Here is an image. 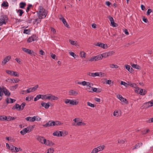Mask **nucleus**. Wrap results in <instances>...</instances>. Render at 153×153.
<instances>
[{"label":"nucleus","instance_id":"33","mask_svg":"<svg viewBox=\"0 0 153 153\" xmlns=\"http://www.w3.org/2000/svg\"><path fill=\"white\" fill-rule=\"evenodd\" d=\"M42 99L41 94L37 95L36 97L34 98V101H36L39 100V99Z\"/></svg>","mask_w":153,"mask_h":153},{"label":"nucleus","instance_id":"8","mask_svg":"<svg viewBox=\"0 0 153 153\" xmlns=\"http://www.w3.org/2000/svg\"><path fill=\"white\" fill-rule=\"evenodd\" d=\"M50 102H48L47 103H45L44 102H42L41 103V105L42 107H44L46 109H47L49 108L50 106Z\"/></svg>","mask_w":153,"mask_h":153},{"label":"nucleus","instance_id":"23","mask_svg":"<svg viewBox=\"0 0 153 153\" xmlns=\"http://www.w3.org/2000/svg\"><path fill=\"white\" fill-rule=\"evenodd\" d=\"M78 94L77 91H74V90H71L69 92V94L70 95H74Z\"/></svg>","mask_w":153,"mask_h":153},{"label":"nucleus","instance_id":"42","mask_svg":"<svg viewBox=\"0 0 153 153\" xmlns=\"http://www.w3.org/2000/svg\"><path fill=\"white\" fill-rule=\"evenodd\" d=\"M58 99L59 97H58L52 95L51 101H53V100H57Z\"/></svg>","mask_w":153,"mask_h":153},{"label":"nucleus","instance_id":"24","mask_svg":"<svg viewBox=\"0 0 153 153\" xmlns=\"http://www.w3.org/2000/svg\"><path fill=\"white\" fill-rule=\"evenodd\" d=\"M78 101L74 100H71L70 104L72 105H76L78 103Z\"/></svg>","mask_w":153,"mask_h":153},{"label":"nucleus","instance_id":"38","mask_svg":"<svg viewBox=\"0 0 153 153\" xmlns=\"http://www.w3.org/2000/svg\"><path fill=\"white\" fill-rule=\"evenodd\" d=\"M99 56H100V59H101L103 58H106L107 57V56L106 55V52L103 53L101 54H99Z\"/></svg>","mask_w":153,"mask_h":153},{"label":"nucleus","instance_id":"32","mask_svg":"<svg viewBox=\"0 0 153 153\" xmlns=\"http://www.w3.org/2000/svg\"><path fill=\"white\" fill-rule=\"evenodd\" d=\"M68 134V132L66 131H60V135L61 136H64Z\"/></svg>","mask_w":153,"mask_h":153},{"label":"nucleus","instance_id":"16","mask_svg":"<svg viewBox=\"0 0 153 153\" xmlns=\"http://www.w3.org/2000/svg\"><path fill=\"white\" fill-rule=\"evenodd\" d=\"M33 128V126H30L24 129L25 130V132H26L27 133L30 132L32 130Z\"/></svg>","mask_w":153,"mask_h":153},{"label":"nucleus","instance_id":"28","mask_svg":"<svg viewBox=\"0 0 153 153\" xmlns=\"http://www.w3.org/2000/svg\"><path fill=\"white\" fill-rule=\"evenodd\" d=\"M131 65L133 68L137 69H140V66L137 64H131Z\"/></svg>","mask_w":153,"mask_h":153},{"label":"nucleus","instance_id":"26","mask_svg":"<svg viewBox=\"0 0 153 153\" xmlns=\"http://www.w3.org/2000/svg\"><path fill=\"white\" fill-rule=\"evenodd\" d=\"M143 106V108H147L150 107L148 102L144 103Z\"/></svg>","mask_w":153,"mask_h":153},{"label":"nucleus","instance_id":"59","mask_svg":"<svg viewBox=\"0 0 153 153\" xmlns=\"http://www.w3.org/2000/svg\"><path fill=\"white\" fill-rule=\"evenodd\" d=\"M111 23L113 27H116L117 26V24L114 22V21H112Z\"/></svg>","mask_w":153,"mask_h":153},{"label":"nucleus","instance_id":"41","mask_svg":"<svg viewBox=\"0 0 153 153\" xmlns=\"http://www.w3.org/2000/svg\"><path fill=\"white\" fill-rule=\"evenodd\" d=\"M69 41L70 43L72 45H75L76 44L77 42L76 41H73L69 39Z\"/></svg>","mask_w":153,"mask_h":153},{"label":"nucleus","instance_id":"53","mask_svg":"<svg viewBox=\"0 0 153 153\" xmlns=\"http://www.w3.org/2000/svg\"><path fill=\"white\" fill-rule=\"evenodd\" d=\"M5 115H0V120L1 121H5Z\"/></svg>","mask_w":153,"mask_h":153},{"label":"nucleus","instance_id":"27","mask_svg":"<svg viewBox=\"0 0 153 153\" xmlns=\"http://www.w3.org/2000/svg\"><path fill=\"white\" fill-rule=\"evenodd\" d=\"M139 94L140 95H144L146 94V90H143V89H140V90Z\"/></svg>","mask_w":153,"mask_h":153},{"label":"nucleus","instance_id":"39","mask_svg":"<svg viewBox=\"0 0 153 153\" xmlns=\"http://www.w3.org/2000/svg\"><path fill=\"white\" fill-rule=\"evenodd\" d=\"M17 13H19V16H21L22 14L24 13V11L22 9H19L17 10Z\"/></svg>","mask_w":153,"mask_h":153},{"label":"nucleus","instance_id":"52","mask_svg":"<svg viewBox=\"0 0 153 153\" xmlns=\"http://www.w3.org/2000/svg\"><path fill=\"white\" fill-rule=\"evenodd\" d=\"M32 6V5L31 4H29L28 5L26 9V12H28L29 11L30 8Z\"/></svg>","mask_w":153,"mask_h":153},{"label":"nucleus","instance_id":"61","mask_svg":"<svg viewBox=\"0 0 153 153\" xmlns=\"http://www.w3.org/2000/svg\"><path fill=\"white\" fill-rule=\"evenodd\" d=\"M111 82H112L111 80L106 79V84L110 85L111 84Z\"/></svg>","mask_w":153,"mask_h":153},{"label":"nucleus","instance_id":"18","mask_svg":"<svg viewBox=\"0 0 153 153\" xmlns=\"http://www.w3.org/2000/svg\"><path fill=\"white\" fill-rule=\"evenodd\" d=\"M35 116L33 117H29L25 118V119L27 121L29 122H34L35 121Z\"/></svg>","mask_w":153,"mask_h":153},{"label":"nucleus","instance_id":"12","mask_svg":"<svg viewBox=\"0 0 153 153\" xmlns=\"http://www.w3.org/2000/svg\"><path fill=\"white\" fill-rule=\"evenodd\" d=\"M36 139L39 142L42 144H44V142H45V140L46 139L44 137L40 136H38Z\"/></svg>","mask_w":153,"mask_h":153},{"label":"nucleus","instance_id":"31","mask_svg":"<svg viewBox=\"0 0 153 153\" xmlns=\"http://www.w3.org/2000/svg\"><path fill=\"white\" fill-rule=\"evenodd\" d=\"M60 131H56L53 133V135L54 136L60 137Z\"/></svg>","mask_w":153,"mask_h":153},{"label":"nucleus","instance_id":"36","mask_svg":"<svg viewBox=\"0 0 153 153\" xmlns=\"http://www.w3.org/2000/svg\"><path fill=\"white\" fill-rule=\"evenodd\" d=\"M105 147V146L104 145H102L98 146L97 147L98 148V149L99 150V151H101Z\"/></svg>","mask_w":153,"mask_h":153},{"label":"nucleus","instance_id":"2","mask_svg":"<svg viewBox=\"0 0 153 153\" xmlns=\"http://www.w3.org/2000/svg\"><path fill=\"white\" fill-rule=\"evenodd\" d=\"M8 20V17L6 15H2L0 16V26L6 24Z\"/></svg>","mask_w":153,"mask_h":153},{"label":"nucleus","instance_id":"62","mask_svg":"<svg viewBox=\"0 0 153 153\" xmlns=\"http://www.w3.org/2000/svg\"><path fill=\"white\" fill-rule=\"evenodd\" d=\"M126 68L128 70V71H130V66L128 65H125Z\"/></svg>","mask_w":153,"mask_h":153},{"label":"nucleus","instance_id":"47","mask_svg":"<svg viewBox=\"0 0 153 153\" xmlns=\"http://www.w3.org/2000/svg\"><path fill=\"white\" fill-rule=\"evenodd\" d=\"M80 56L81 57H85V52L82 51L80 53Z\"/></svg>","mask_w":153,"mask_h":153},{"label":"nucleus","instance_id":"15","mask_svg":"<svg viewBox=\"0 0 153 153\" xmlns=\"http://www.w3.org/2000/svg\"><path fill=\"white\" fill-rule=\"evenodd\" d=\"M13 110L16 109L18 111L21 110V108L20 105L18 104H16L15 105L13 106L12 108Z\"/></svg>","mask_w":153,"mask_h":153},{"label":"nucleus","instance_id":"9","mask_svg":"<svg viewBox=\"0 0 153 153\" xmlns=\"http://www.w3.org/2000/svg\"><path fill=\"white\" fill-rule=\"evenodd\" d=\"M94 45L96 46H99L104 49H105L107 47V44H104L100 42H97V44H95Z\"/></svg>","mask_w":153,"mask_h":153},{"label":"nucleus","instance_id":"50","mask_svg":"<svg viewBox=\"0 0 153 153\" xmlns=\"http://www.w3.org/2000/svg\"><path fill=\"white\" fill-rule=\"evenodd\" d=\"M30 31L29 29H24L23 31V33L26 34H29Z\"/></svg>","mask_w":153,"mask_h":153},{"label":"nucleus","instance_id":"56","mask_svg":"<svg viewBox=\"0 0 153 153\" xmlns=\"http://www.w3.org/2000/svg\"><path fill=\"white\" fill-rule=\"evenodd\" d=\"M12 76H19V73L17 72L13 71Z\"/></svg>","mask_w":153,"mask_h":153},{"label":"nucleus","instance_id":"5","mask_svg":"<svg viewBox=\"0 0 153 153\" xmlns=\"http://www.w3.org/2000/svg\"><path fill=\"white\" fill-rule=\"evenodd\" d=\"M11 56L10 55L6 56L2 62L1 65H5L11 59Z\"/></svg>","mask_w":153,"mask_h":153},{"label":"nucleus","instance_id":"35","mask_svg":"<svg viewBox=\"0 0 153 153\" xmlns=\"http://www.w3.org/2000/svg\"><path fill=\"white\" fill-rule=\"evenodd\" d=\"M63 20H62L63 23L64 24V25L66 26L67 27L69 28V26L67 22H66L65 19H62Z\"/></svg>","mask_w":153,"mask_h":153},{"label":"nucleus","instance_id":"1","mask_svg":"<svg viewBox=\"0 0 153 153\" xmlns=\"http://www.w3.org/2000/svg\"><path fill=\"white\" fill-rule=\"evenodd\" d=\"M36 12L38 17L42 19L45 18L48 13V11L44 9L42 6H39V11Z\"/></svg>","mask_w":153,"mask_h":153},{"label":"nucleus","instance_id":"25","mask_svg":"<svg viewBox=\"0 0 153 153\" xmlns=\"http://www.w3.org/2000/svg\"><path fill=\"white\" fill-rule=\"evenodd\" d=\"M3 7H7L9 6V4L7 1H4L1 4Z\"/></svg>","mask_w":153,"mask_h":153},{"label":"nucleus","instance_id":"20","mask_svg":"<svg viewBox=\"0 0 153 153\" xmlns=\"http://www.w3.org/2000/svg\"><path fill=\"white\" fill-rule=\"evenodd\" d=\"M22 50L24 52L27 53V54H29L30 55L32 54L31 51L29 49H28L25 48H22Z\"/></svg>","mask_w":153,"mask_h":153},{"label":"nucleus","instance_id":"21","mask_svg":"<svg viewBox=\"0 0 153 153\" xmlns=\"http://www.w3.org/2000/svg\"><path fill=\"white\" fill-rule=\"evenodd\" d=\"M143 144L142 143H137L134 147L132 149L134 150L135 149H138L141 146H142Z\"/></svg>","mask_w":153,"mask_h":153},{"label":"nucleus","instance_id":"4","mask_svg":"<svg viewBox=\"0 0 153 153\" xmlns=\"http://www.w3.org/2000/svg\"><path fill=\"white\" fill-rule=\"evenodd\" d=\"M38 87V85H35L34 87L30 88L27 89L26 91H25L26 93H28L35 91Z\"/></svg>","mask_w":153,"mask_h":153},{"label":"nucleus","instance_id":"51","mask_svg":"<svg viewBox=\"0 0 153 153\" xmlns=\"http://www.w3.org/2000/svg\"><path fill=\"white\" fill-rule=\"evenodd\" d=\"M149 131V129H146L142 131V134H145L148 133Z\"/></svg>","mask_w":153,"mask_h":153},{"label":"nucleus","instance_id":"34","mask_svg":"<svg viewBox=\"0 0 153 153\" xmlns=\"http://www.w3.org/2000/svg\"><path fill=\"white\" fill-rule=\"evenodd\" d=\"M86 124L84 123H83L80 121H78L76 123L77 126H84Z\"/></svg>","mask_w":153,"mask_h":153},{"label":"nucleus","instance_id":"63","mask_svg":"<svg viewBox=\"0 0 153 153\" xmlns=\"http://www.w3.org/2000/svg\"><path fill=\"white\" fill-rule=\"evenodd\" d=\"M146 122L148 123H150L153 122V118H152L149 119L146 121Z\"/></svg>","mask_w":153,"mask_h":153},{"label":"nucleus","instance_id":"44","mask_svg":"<svg viewBox=\"0 0 153 153\" xmlns=\"http://www.w3.org/2000/svg\"><path fill=\"white\" fill-rule=\"evenodd\" d=\"M42 99L43 100H48V94L45 95H41Z\"/></svg>","mask_w":153,"mask_h":153},{"label":"nucleus","instance_id":"22","mask_svg":"<svg viewBox=\"0 0 153 153\" xmlns=\"http://www.w3.org/2000/svg\"><path fill=\"white\" fill-rule=\"evenodd\" d=\"M88 75L90 76H91L93 77H95L96 76H98V72H96L95 73L93 72H89L88 73Z\"/></svg>","mask_w":153,"mask_h":153},{"label":"nucleus","instance_id":"45","mask_svg":"<svg viewBox=\"0 0 153 153\" xmlns=\"http://www.w3.org/2000/svg\"><path fill=\"white\" fill-rule=\"evenodd\" d=\"M3 96V94L1 90V87H0V101L2 99Z\"/></svg>","mask_w":153,"mask_h":153},{"label":"nucleus","instance_id":"54","mask_svg":"<svg viewBox=\"0 0 153 153\" xmlns=\"http://www.w3.org/2000/svg\"><path fill=\"white\" fill-rule=\"evenodd\" d=\"M87 104L88 106L91 107L92 108H94V104H93L91 103H90L89 102H87Z\"/></svg>","mask_w":153,"mask_h":153},{"label":"nucleus","instance_id":"46","mask_svg":"<svg viewBox=\"0 0 153 153\" xmlns=\"http://www.w3.org/2000/svg\"><path fill=\"white\" fill-rule=\"evenodd\" d=\"M69 53L70 55L74 57V58H76L77 57V56L73 52H70Z\"/></svg>","mask_w":153,"mask_h":153},{"label":"nucleus","instance_id":"29","mask_svg":"<svg viewBox=\"0 0 153 153\" xmlns=\"http://www.w3.org/2000/svg\"><path fill=\"white\" fill-rule=\"evenodd\" d=\"M109 65L110 68H111L117 69L119 67V66L117 65L113 64H111Z\"/></svg>","mask_w":153,"mask_h":153},{"label":"nucleus","instance_id":"30","mask_svg":"<svg viewBox=\"0 0 153 153\" xmlns=\"http://www.w3.org/2000/svg\"><path fill=\"white\" fill-rule=\"evenodd\" d=\"M19 7L21 8H24L26 5V3L25 2H21L19 3Z\"/></svg>","mask_w":153,"mask_h":153},{"label":"nucleus","instance_id":"10","mask_svg":"<svg viewBox=\"0 0 153 153\" xmlns=\"http://www.w3.org/2000/svg\"><path fill=\"white\" fill-rule=\"evenodd\" d=\"M100 56L99 55L97 56H93L89 60L90 62H93L100 60Z\"/></svg>","mask_w":153,"mask_h":153},{"label":"nucleus","instance_id":"13","mask_svg":"<svg viewBox=\"0 0 153 153\" xmlns=\"http://www.w3.org/2000/svg\"><path fill=\"white\" fill-rule=\"evenodd\" d=\"M42 19L39 17H38V18H35L33 21V24L34 25L36 24V25H37L38 24L41 22Z\"/></svg>","mask_w":153,"mask_h":153},{"label":"nucleus","instance_id":"37","mask_svg":"<svg viewBox=\"0 0 153 153\" xmlns=\"http://www.w3.org/2000/svg\"><path fill=\"white\" fill-rule=\"evenodd\" d=\"M53 123L54 126H59L63 124V123L59 121H54Z\"/></svg>","mask_w":153,"mask_h":153},{"label":"nucleus","instance_id":"11","mask_svg":"<svg viewBox=\"0 0 153 153\" xmlns=\"http://www.w3.org/2000/svg\"><path fill=\"white\" fill-rule=\"evenodd\" d=\"M43 144L48 146H52L54 144V143L52 141H50L48 140H46V139L45 140Z\"/></svg>","mask_w":153,"mask_h":153},{"label":"nucleus","instance_id":"40","mask_svg":"<svg viewBox=\"0 0 153 153\" xmlns=\"http://www.w3.org/2000/svg\"><path fill=\"white\" fill-rule=\"evenodd\" d=\"M126 141V139L122 140V139H118V143L121 144H123Z\"/></svg>","mask_w":153,"mask_h":153},{"label":"nucleus","instance_id":"17","mask_svg":"<svg viewBox=\"0 0 153 153\" xmlns=\"http://www.w3.org/2000/svg\"><path fill=\"white\" fill-rule=\"evenodd\" d=\"M121 114V111L119 110H115L113 113V115L115 117H118L120 116Z\"/></svg>","mask_w":153,"mask_h":153},{"label":"nucleus","instance_id":"48","mask_svg":"<svg viewBox=\"0 0 153 153\" xmlns=\"http://www.w3.org/2000/svg\"><path fill=\"white\" fill-rule=\"evenodd\" d=\"M63 100L65 103L66 104H68V103L70 104V102L71 101L70 99H64Z\"/></svg>","mask_w":153,"mask_h":153},{"label":"nucleus","instance_id":"55","mask_svg":"<svg viewBox=\"0 0 153 153\" xmlns=\"http://www.w3.org/2000/svg\"><path fill=\"white\" fill-rule=\"evenodd\" d=\"M26 103L25 102L22 103L21 105H20V106H21V110H22L23 109Z\"/></svg>","mask_w":153,"mask_h":153},{"label":"nucleus","instance_id":"60","mask_svg":"<svg viewBox=\"0 0 153 153\" xmlns=\"http://www.w3.org/2000/svg\"><path fill=\"white\" fill-rule=\"evenodd\" d=\"M98 74L99 75L98 76L100 77L104 76L105 75L104 73L101 72H98Z\"/></svg>","mask_w":153,"mask_h":153},{"label":"nucleus","instance_id":"49","mask_svg":"<svg viewBox=\"0 0 153 153\" xmlns=\"http://www.w3.org/2000/svg\"><path fill=\"white\" fill-rule=\"evenodd\" d=\"M99 151V150L98 149V148H94L92 151L91 152V153H97Z\"/></svg>","mask_w":153,"mask_h":153},{"label":"nucleus","instance_id":"7","mask_svg":"<svg viewBox=\"0 0 153 153\" xmlns=\"http://www.w3.org/2000/svg\"><path fill=\"white\" fill-rule=\"evenodd\" d=\"M1 90L3 94L4 93V94L7 96H9L10 95V92L5 88L3 87H1Z\"/></svg>","mask_w":153,"mask_h":153},{"label":"nucleus","instance_id":"6","mask_svg":"<svg viewBox=\"0 0 153 153\" xmlns=\"http://www.w3.org/2000/svg\"><path fill=\"white\" fill-rule=\"evenodd\" d=\"M117 97L122 102H123L125 104H128V102L127 101L126 99L123 98L121 95H117Z\"/></svg>","mask_w":153,"mask_h":153},{"label":"nucleus","instance_id":"58","mask_svg":"<svg viewBox=\"0 0 153 153\" xmlns=\"http://www.w3.org/2000/svg\"><path fill=\"white\" fill-rule=\"evenodd\" d=\"M5 120L9 121H10V116H5Z\"/></svg>","mask_w":153,"mask_h":153},{"label":"nucleus","instance_id":"14","mask_svg":"<svg viewBox=\"0 0 153 153\" xmlns=\"http://www.w3.org/2000/svg\"><path fill=\"white\" fill-rule=\"evenodd\" d=\"M16 100L14 99H12L8 97L6 99V101L7 103H12L16 101Z\"/></svg>","mask_w":153,"mask_h":153},{"label":"nucleus","instance_id":"3","mask_svg":"<svg viewBox=\"0 0 153 153\" xmlns=\"http://www.w3.org/2000/svg\"><path fill=\"white\" fill-rule=\"evenodd\" d=\"M38 37L35 35H33L29 37L27 40L28 43H30L33 41L37 40Z\"/></svg>","mask_w":153,"mask_h":153},{"label":"nucleus","instance_id":"64","mask_svg":"<svg viewBox=\"0 0 153 153\" xmlns=\"http://www.w3.org/2000/svg\"><path fill=\"white\" fill-rule=\"evenodd\" d=\"M54 150L53 149L50 148L48 150V152H49V153H53Z\"/></svg>","mask_w":153,"mask_h":153},{"label":"nucleus","instance_id":"43","mask_svg":"<svg viewBox=\"0 0 153 153\" xmlns=\"http://www.w3.org/2000/svg\"><path fill=\"white\" fill-rule=\"evenodd\" d=\"M13 71L10 70H6V72L8 74L12 76Z\"/></svg>","mask_w":153,"mask_h":153},{"label":"nucleus","instance_id":"57","mask_svg":"<svg viewBox=\"0 0 153 153\" xmlns=\"http://www.w3.org/2000/svg\"><path fill=\"white\" fill-rule=\"evenodd\" d=\"M130 85L131 87H134L135 88H137V85L135 83H131Z\"/></svg>","mask_w":153,"mask_h":153},{"label":"nucleus","instance_id":"19","mask_svg":"<svg viewBox=\"0 0 153 153\" xmlns=\"http://www.w3.org/2000/svg\"><path fill=\"white\" fill-rule=\"evenodd\" d=\"M93 91V92H97V93H99L101 92V90L99 88H94V87H91ZM88 91L90 92H92V91H90V90H88Z\"/></svg>","mask_w":153,"mask_h":153}]
</instances>
